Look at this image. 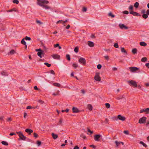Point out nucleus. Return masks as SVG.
<instances>
[{
  "label": "nucleus",
  "mask_w": 149,
  "mask_h": 149,
  "mask_svg": "<svg viewBox=\"0 0 149 149\" xmlns=\"http://www.w3.org/2000/svg\"><path fill=\"white\" fill-rule=\"evenodd\" d=\"M49 3V1L47 0H37V4L45 9L50 8V7L45 5L48 3Z\"/></svg>",
  "instance_id": "1"
},
{
  "label": "nucleus",
  "mask_w": 149,
  "mask_h": 149,
  "mask_svg": "<svg viewBox=\"0 0 149 149\" xmlns=\"http://www.w3.org/2000/svg\"><path fill=\"white\" fill-rule=\"evenodd\" d=\"M94 139L95 140H99V139L101 140L103 139H106L107 140L112 139L109 136L105 137L104 136L100 134H96L94 136Z\"/></svg>",
  "instance_id": "2"
},
{
  "label": "nucleus",
  "mask_w": 149,
  "mask_h": 149,
  "mask_svg": "<svg viewBox=\"0 0 149 149\" xmlns=\"http://www.w3.org/2000/svg\"><path fill=\"white\" fill-rule=\"evenodd\" d=\"M127 82L129 85L134 87H137V83L133 80L128 81Z\"/></svg>",
  "instance_id": "3"
},
{
  "label": "nucleus",
  "mask_w": 149,
  "mask_h": 149,
  "mask_svg": "<svg viewBox=\"0 0 149 149\" xmlns=\"http://www.w3.org/2000/svg\"><path fill=\"white\" fill-rule=\"evenodd\" d=\"M17 133L18 134L19 139L21 140H25L26 138L24 136L21 132H17Z\"/></svg>",
  "instance_id": "4"
},
{
  "label": "nucleus",
  "mask_w": 149,
  "mask_h": 149,
  "mask_svg": "<svg viewBox=\"0 0 149 149\" xmlns=\"http://www.w3.org/2000/svg\"><path fill=\"white\" fill-rule=\"evenodd\" d=\"M146 117L143 116L139 119V123L140 124H144L146 123Z\"/></svg>",
  "instance_id": "5"
},
{
  "label": "nucleus",
  "mask_w": 149,
  "mask_h": 149,
  "mask_svg": "<svg viewBox=\"0 0 149 149\" xmlns=\"http://www.w3.org/2000/svg\"><path fill=\"white\" fill-rule=\"evenodd\" d=\"M79 62L83 65H85L86 64V60L85 59L82 57H80L79 60Z\"/></svg>",
  "instance_id": "6"
},
{
  "label": "nucleus",
  "mask_w": 149,
  "mask_h": 149,
  "mask_svg": "<svg viewBox=\"0 0 149 149\" xmlns=\"http://www.w3.org/2000/svg\"><path fill=\"white\" fill-rule=\"evenodd\" d=\"M100 73L97 72L94 77V79L96 81H100L101 80V77L99 76Z\"/></svg>",
  "instance_id": "7"
},
{
  "label": "nucleus",
  "mask_w": 149,
  "mask_h": 149,
  "mask_svg": "<svg viewBox=\"0 0 149 149\" xmlns=\"http://www.w3.org/2000/svg\"><path fill=\"white\" fill-rule=\"evenodd\" d=\"M129 69L131 72H134L136 70H139V68L136 67H129Z\"/></svg>",
  "instance_id": "8"
},
{
  "label": "nucleus",
  "mask_w": 149,
  "mask_h": 149,
  "mask_svg": "<svg viewBox=\"0 0 149 149\" xmlns=\"http://www.w3.org/2000/svg\"><path fill=\"white\" fill-rule=\"evenodd\" d=\"M145 112L147 114L149 113V108H148L146 109H141L140 110V113H142Z\"/></svg>",
  "instance_id": "9"
},
{
  "label": "nucleus",
  "mask_w": 149,
  "mask_h": 149,
  "mask_svg": "<svg viewBox=\"0 0 149 149\" xmlns=\"http://www.w3.org/2000/svg\"><path fill=\"white\" fill-rule=\"evenodd\" d=\"M130 13L135 16H141V15L139 14V13L136 12H134L133 11H130Z\"/></svg>",
  "instance_id": "10"
},
{
  "label": "nucleus",
  "mask_w": 149,
  "mask_h": 149,
  "mask_svg": "<svg viewBox=\"0 0 149 149\" xmlns=\"http://www.w3.org/2000/svg\"><path fill=\"white\" fill-rule=\"evenodd\" d=\"M52 56L54 59H59L60 56L58 54H54L52 55Z\"/></svg>",
  "instance_id": "11"
},
{
  "label": "nucleus",
  "mask_w": 149,
  "mask_h": 149,
  "mask_svg": "<svg viewBox=\"0 0 149 149\" xmlns=\"http://www.w3.org/2000/svg\"><path fill=\"white\" fill-rule=\"evenodd\" d=\"M117 118L123 121H125V117L122 116L120 115H119L118 116Z\"/></svg>",
  "instance_id": "12"
},
{
  "label": "nucleus",
  "mask_w": 149,
  "mask_h": 149,
  "mask_svg": "<svg viewBox=\"0 0 149 149\" xmlns=\"http://www.w3.org/2000/svg\"><path fill=\"white\" fill-rule=\"evenodd\" d=\"M72 112L73 113H78L80 112V111L78 109L74 107H73L72 108Z\"/></svg>",
  "instance_id": "13"
},
{
  "label": "nucleus",
  "mask_w": 149,
  "mask_h": 149,
  "mask_svg": "<svg viewBox=\"0 0 149 149\" xmlns=\"http://www.w3.org/2000/svg\"><path fill=\"white\" fill-rule=\"evenodd\" d=\"M119 26L121 29H128V27L127 26H126L123 24H119Z\"/></svg>",
  "instance_id": "14"
},
{
  "label": "nucleus",
  "mask_w": 149,
  "mask_h": 149,
  "mask_svg": "<svg viewBox=\"0 0 149 149\" xmlns=\"http://www.w3.org/2000/svg\"><path fill=\"white\" fill-rule=\"evenodd\" d=\"M25 131L26 133H28L29 134H31V133L33 132V131L32 130L29 129H27L25 130Z\"/></svg>",
  "instance_id": "15"
},
{
  "label": "nucleus",
  "mask_w": 149,
  "mask_h": 149,
  "mask_svg": "<svg viewBox=\"0 0 149 149\" xmlns=\"http://www.w3.org/2000/svg\"><path fill=\"white\" fill-rule=\"evenodd\" d=\"M44 54V53L43 51H41V52H39L37 53L38 55L40 58H41L42 57V55H43Z\"/></svg>",
  "instance_id": "16"
},
{
  "label": "nucleus",
  "mask_w": 149,
  "mask_h": 149,
  "mask_svg": "<svg viewBox=\"0 0 149 149\" xmlns=\"http://www.w3.org/2000/svg\"><path fill=\"white\" fill-rule=\"evenodd\" d=\"M88 45L89 47H93L94 46V43L90 41H88Z\"/></svg>",
  "instance_id": "17"
},
{
  "label": "nucleus",
  "mask_w": 149,
  "mask_h": 149,
  "mask_svg": "<svg viewBox=\"0 0 149 149\" xmlns=\"http://www.w3.org/2000/svg\"><path fill=\"white\" fill-rule=\"evenodd\" d=\"M115 143L116 144L117 147L120 146V144H121L122 145H123L124 144V143L123 142H118L117 141H115Z\"/></svg>",
  "instance_id": "18"
},
{
  "label": "nucleus",
  "mask_w": 149,
  "mask_h": 149,
  "mask_svg": "<svg viewBox=\"0 0 149 149\" xmlns=\"http://www.w3.org/2000/svg\"><path fill=\"white\" fill-rule=\"evenodd\" d=\"M87 108L90 111H91L93 110V106L91 104H88L87 105Z\"/></svg>",
  "instance_id": "19"
},
{
  "label": "nucleus",
  "mask_w": 149,
  "mask_h": 149,
  "mask_svg": "<svg viewBox=\"0 0 149 149\" xmlns=\"http://www.w3.org/2000/svg\"><path fill=\"white\" fill-rule=\"evenodd\" d=\"M52 84L54 86L58 87H60L61 86L60 84L57 83H53Z\"/></svg>",
  "instance_id": "20"
},
{
  "label": "nucleus",
  "mask_w": 149,
  "mask_h": 149,
  "mask_svg": "<svg viewBox=\"0 0 149 149\" xmlns=\"http://www.w3.org/2000/svg\"><path fill=\"white\" fill-rule=\"evenodd\" d=\"M52 137L54 139H57L58 137V135L56 134H55L54 133H52Z\"/></svg>",
  "instance_id": "21"
},
{
  "label": "nucleus",
  "mask_w": 149,
  "mask_h": 149,
  "mask_svg": "<svg viewBox=\"0 0 149 149\" xmlns=\"http://www.w3.org/2000/svg\"><path fill=\"white\" fill-rule=\"evenodd\" d=\"M80 139H86L87 137L85 135H84V134H82L80 135Z\"/></svg>",
  "instance_id": "22"
},
{
  "label": "nucleus",
  "mask_w": 149,
  "mask_h": 149,
  "mask_svg": "<svg viewBox=\"0 0 149 149\" xmlns=\"http://www.w3.org/2000/svg\"><path fill=\"white\" fill-rule=\"evenodd\" d=\"M52 95L54 96H56L57 95H60L59 91L58 90L55 93H53Z\"/></svg>",
  "instance_id": "23"
},
{
  "label": "nucleus",
  "mask_w": 149,
  "mask_h": 149,
  "mask_svg": "<svg viewBox=\"0 0 149 149\" xmlns=\"http://www.w3.org/2000/svg\"><path fill=\"white\" fill-rule=\"evenodd\" d=\"M140 45L143 46H146L147 45V44L144 42H140Z\"/></svg>",
  "instance_id": "24"
},
{
  "label": "nucleus",
  "mask_w": 149,
  "mask_h": 149,
  "mask_svg": "<svg viewBox=\"0 0 149 149\" xmlns=\"http://www.w3.org/2000/svg\"><path fill=\"white\" fill-rule=\"evenodd\" d=\"M108 15L109 17H110L112 18H113L115 17V15L113 14L112 13L109 12L108 14Z\"/></svg>",
  "instance_id": "25"
},
{
  "label": "nucleus",
  "mask_w": 149,
  "mask_h": 149,
  "mask_svg": "<svg viewBox=\"0 0 149 149\" xmlns=\"http://www.w3.org/2000/svg\"><path fill=\"white\" fill-rule=\"evenodd\" d=\"M121 51L122 52L125 53L126 54H127V52L125 49L124 47H121Z\"/></svg>",
  "instance_id": "26"
},
{
  "label": "nucleus",
  "mask_w": 149,
  "mask_h": 149,
  "mask_svg": "<svg viewBox=\"0 0 149 149\" xmlns=\"http://www.w3.org/2000/svg\"><path fill=\"white\" fill-rule=\"evenodd\" d=\"M137 50L136 48L133 49L132 50V52L133 54H136L137 53Z\"/></svg>",
  "instance_id": "27"
},
{
  "label": "nucleus",
  "mask_w": 149,
  "mask_h": 149,
  "mask_svg": "<svg viewBox=\"0 0 149 149\" xmlns=\"http://www.w3.org/2000/svg\"><path fill=\"white\" fill-rule=\"evenodd\" d=\"M147 58L146 57H143L141 59V61L142 62H145L147 61Z\"/></svg>",
  "instance_id": "28"
},
{
  "label": "nucleus",
  "mask_w": 149,
  "mask_h": 149,
  "mask_svg": "<svg viewBox=\"0 0 149 149\" xmlns=\"http://www.w3.org/2000/svg\"><path fill=\"white\" fill-rule=\"evenodd\" d=\"M36 143L37 144L38 146H40L41 145L42 143V142L41 141H40L39 140H38L36 141Z\"/></svg>",
  "instance_id": "29"
},
{
  "label": "nucleus",
  "mask_w": 149,
  "mask_h": 149,
  "mask_svg": "<svg viewBox=\"0 0 149 149\" xmlns=\"http://www.w3.org/2000/svg\"><path fill=\"white\" fill-rule=\"evenodd\" d=\"M33 136L35 137V139L37 138L38 137V134L35 132H34L33 134Z\"/></svg>",
  "instance_id": "30"
},
{
  "label": "nucleus",
  "mask_w": 149,
  "mask_h": 149,
  "mask_svg": "<svg viewBox=\"0 0 149 149\" xmlns=\"http://www.w3.org/2000/svg\"><path fill=\"white\" fill-rule=\"evenodd\" d=\"M2 144L5 146H8V143L6 141H2L1 142Z\"/></svg>",
  "instance_id": "31"
},
{
  "label": "nucleus",
  "mask_w": 149,
  "mask_h": 149,
  "mask_svg": "<svg viewBox=\"0 0 149 149\" xmlns=\"http://www.w3.org/2000/svg\"><path fill=\"white\" fill-rule=\"evenodd\" d=\"M74 52L75 53H77L79 51V47L78 46L76 47L74 50Z\"/></svg>",
  "instance_id": "32"
},
{
  "label": "nucleus",
  "mask_w": 149,
  "mask_h": 149,
  "mask_svg": "<svg viewBox=\"0 0 149 149\" xmlns=\"http://www.w3.org/2000/svg\"><path fill=\"white\" fill-rule=\"evenodd\" d=\"M139 6V3L138 2H136L134 4V6L135 7L137 8Z\"/></svg>",
  "instance_id": "33"
},
{
  "label": "nucleus",
  "mask_w": 149,
  "mask_h": 149,
  "mask_svg": "<svg viewBox=\"0 0 149 149\" xmlns=\"http://www.w3.org/2000/svg\"><path fill=\"white\" fill-rule=\"evenodd\" d=\"M142 17L144 19H146L148 17V15L147 14H144L143 15Z\"/></svg>",
  "instance_id": "34"
},
{
  "label": "nucleus",
  "mask_w": 149,
  "mask_h": 149,
  "mask_svg": "<svg viewBox=\"0 0 149 149\" xmlns=\"http://www.w3.org/2000/svg\"><path fill=\"white\" fill-rule=\"evenodd\" d=\"M15 53V52L14 49L11 50L9 52V54H13Z\"/></svg>",
  "instance_id": "35"
},
{
  "label": "nucleus",
  "mask_w": 149,
  "mask_h": 149,
  "mask_svg": "<svg viewBox=\"0 0 149 149\" xmlns=\"http://www.w3.org/2000/svg\"><path fill=\"white\" fill-rule=\"evenodd\" d=\"M105 105L107 109L109 108L110 107V104L108 103H106L105 104Z\"/></svg>",
  "instance_id": "36"
},
{
  "label": "nucleus",
  "mask_w": 149,
  "mask_h": 149,
  "mask_svg": "<svg viewBox=\"0 0 149 149\" xmlns=\"http://www.w3.org/2000/svg\"><path fill=\"white\" fill-rule=\"evenodd\" d=\"M1 74L2 75L8 76V75L7 72L3 71L1 72Z\"/></svg>",
  "instance_id": "37"
},
{
  "label": "nucleus",
  "mask_w": 149,
  "mask_h": 149,
  "mask_svg": "<svg viewBox=\"0 0 149 149\" xmlns=\"http://www.w3.org/2000/svg\"><path fill=\"white\" fill-rule=\"evenodd\" d=\"M140 143L142 144L143 146L145 147L146 148L147 147V146L146 145L145 143H144L142 141H140Z\"/></svg>",
  "instance_id": "38"
},
{
  "label": "nucleus",
  "mask_w": 149,
  "mask_h": 149,
  "mask_svg": "<svg viewBox=\"0 0 149 149\" xmlns=\"http://www.w3.org/2000/svg\"><path fill=\"white\" fill-rule=\"evenodd\" d=\"M21 43L24 45H26V42L24 40V38H23L21 41Z\"/></svg>",
  "instance_id": "39"
},
{
  "label": "nucleus",
  "mask_w": 149,
  "mask_h": 149,
  "mask_svg": "<svg viewBox=\"0 0 149 149\" xmlns=\"http://www.w3.org/2000/svg\"><path fill=\"white\" fill-rule=\"evenodd\" d=\"M66 57L68 61H70V56L69 54H67L66 55Z\"/></svg>",
  "instance_id": "40"
},
{
  "label": "nucleus",
  "mask_w": 149,
  "mask_h": 149,
  "mask_svg": "<svg viewBox=\"0 0 149 149\" xmlns=\"http://www.w3.org/2000/svg\"><path fill=\"white\" fill-rule=\"evenodd\" d=\"M133 9V6L132 5H130L129 8V9L130 11H132Z\"/></svg>",
  "instance_id": "41"
},
{
  "label": "nucleus",
  "mask_w": 149,
  "mask_h": 149,
  "mask_svg": "<svg viewBox=\"0 0 149 149\" xmlns=\"http://www.w3.org/2000/svg\"><path fill=\"white\" fill-rule=\"evenodd\" d=\"M69 111V109H67L66 110H62L61 111L62 112H68Z\"/></svg>",
  "instance_id": "42"
},
{
  "label": "nucleus",
  "mask_w": 149,
  "mask_h": 149,
  "mask_svg": "<svg viewBox=\"0 0 149 149\" xmlns=\"http://www.w3.org/2000/svg\"><path fill=\"white\" fill-rule=\"evenodd\" d=\"M36 22L37 24H39L40 25H41L42 24V23L40 21L38 20H36Z\"/></svg>",
  "instance_id": "43"
},
{
  "label": "nucleus",
  "mask_w": 149,
  "mask_h": 149,
  "mask_svg": "<svg viewBox=\"0 0 149 149\" xmlns=\"http://www.w3.org/2000/svg\"><path fill=\"white\" fill-rule=\"evenodd\" d=\"M44 64L47 65L48 67H50L51 65V64H49L48 63H45Z\"/></svg>",
  "instance_id": "44"
},
{
  "label": "nucleus",
  "mask_w": 149,
  "mask_h": 149,
  "mask_svg": "<svg viewBox=\"0 0 149 149\" xmlns=\"http://www.w3.org/2000/svg\"><path fill=\"white\" fill-rule=\"evenodd\" d=\"M87 9L85 7H84L82 8V11L84 12H85L86 11Z\"/></svg>",
  "instance_id": "45"
},
{
  "label": "nucleus",
  "mask_w": 149,
  "mask_h": 149,
  "mask_svg": "<svg viewBox=\"0 0 149 149\" xmlns=\"http://www.w3.org/2000/svg\"><path fill=\"white\" fill-rule=\"evenodd\" d=\"M25 39L26 40H30L31 39V38L30 37H28L27 36H26L25 37Z\"/></svg>",
  "instance_id": "46"
},
{
  "label": "nucleus",
  "mask_w": 149,
  "mask_h": 149,
  "mask_svg": "<svg viewBox=\"0 0 149 149\" xmlns=\"http://www.w3.org/2000/svg\"><path fill=\"white\" fill-rule=\"evenodd\" d=\"M104 58L107 61H108L109 60V58L108 56H104Z\"/></svg>",
  "instance_id": "47"
},
{
  "label": "nucleus",
  "mask_w": 149,
  "mask_h": 149,
  "mask_svg": "<svg viewBox=\"0 0 149 149\" xmlns=\"http://www.w3.org/2000/svg\"><path fill=\"white\" fill-rule=\"evenodd\" d=\"M13 2L14 3H15L16 4H18L19 3V1L18 0H13Z\"/></svg>",
  "instance_id": "48"
},
{
  "label": "nucleus",
  "mask_w": 149,
  "mask_h": 149,
  "mask_svg": "<svg viewBox=\"0 0 149 149\" xmlns=\"http://www.w3.org/2000/svg\"><path fill=\"white\" fill-rule=\"evenodd\" d=\"M87 129L88 132H90L91 134H92L93 133V131H91L88 128V127Z\"/></svg>",
  "instance_id": "49"
},
{
  "label": "nucleus",
  "mask_w": 149,
  "mask_h": 149,
  "mask_svg": "<svg viewBox=\"0 0 149 149\" xmlns=\"http://www.w3.org/2000/svg\"><path fill=\"white\" fill-rule=\"evenodd\" d=\"M114 46L116 48H118V44L117 43H115L114 44Z\"/></svg>",
  "instance_id": "50"
},
{
  "label": "nucleus",
  "mask_w": 149,
  "mask_h": 149,
  "mask_svg": "<svg viewBox=\"0 0 149 149\" xmlns=\"http://www.w3.org/2000/svg\"><path fill=\"white\" fill-rule=\"evenodd\" d=\"M102 68V65L101 64H98L97 65V68L98 69H100Z\"/></svg>",
  "instance_id": "51"
},
{
  "label": "nucleus",
  "mask_w": 149,
  "mask_h": 149,
  "mask_svg": "<svg viewBox=\"0 0 149 149\" xmlns=\"http://www.w3.org/2000/svg\"><path fill=\"white\" fill-rule=\"evenodd\" d=\"M72 66L74 67L75 68H76L78 67V65L77 64L74 63L72 64Z\"/></svg>",
  "instance_id": "52"
},
{
  "label": "nucleus",
  "mask_w": 149,
  "mask_h": 149,
  "mask_svg": "<svg viewBox=\"0 0 149 149\" xmlns=\"http://www.w3.org/2000/svg\"><path fill=\"white\" fill-rule=\"evenodd\" d=\"M123 132L125 134L127 135L129 134V131L128 130H125Z\"/></svg>",
  "instance_id": "53"
},
{
  "label": "nucleus",
  "mask_w": 149,
  "mask_h": 149,
  "mask_svg": "<svg viewBox=\"0 0 149 149\" xmlns=\"http://www.w3.org/2000/svg\"><path fill=\"white\" fill-rule=\"evenodd\" d=\"M123 13L124 14H128L129 13V12L128 11L125 10L123 11Z\"/></svg>",
  "instance_id": "54"
},
{
  "label": "nucleus",
  "mask_w": 149,
  "mask_h": 149,
  "mask_svg": "<svg viewBox=\"0 0 149 149\" xmlns=\"http://www.w3.org/2000/svg\"><path fill=\"white\" fill-rule=\"evenodd\" d=\"M50 72L51 74H53L54 75L55 74L54 71L53 70H50Z\"/></svg>",
  "instance_id": "55"
},
{
  "label": "nucleus",
  "mask_w": 149,
  "mask_h": 149,
  "mask_svg": "<svg viewBox=\"0 0 149 149\" xmlns=\"http://www.w3.org/2000/svg\"><path fill=\"white\" fill-rule=\"evenodd\" d=\"M146 12V10L145 9L142 10L141 11V13L143 14H145Z\"/></svg>",
  "instance_id": "56"
},
{
  "label": "nucleus",
  "mask_w": 149,
  "mask_h": 149,
  "mask_svg": "<svg viewBox=\"0 0 149 149\" xmlns=\"http://www.w3.org/2000/svg\"><path fill=\"white\" fill-rule=\"evenodd\" d=\"M36 51L37 52H41V51H42L43 50H42L41 49H36Z\"/></svg>",
  "instance_id": "57"
},
{
  "label": "nucleus",
  "mask_w": 149,
  "mask_h": 149,
  "mask_svg": "<svg viewBox=\"0 0 149 149\" xmlns=\"http://www.w3.org/2000/svg\"><path fill=\"white\" fill-rule=\"evenodd\" d=\"M12 119L10 117H9L7 119V121H10Z\"/></svg>",
  "instance_id": "58"
},
{
  "label": "nucleus",
  "mask_w": 149,
  "mask_h": 149,
  "mask_svg": "<svg viewBox=\"0 0 149 149\" xmlns=\"http://www.w3.org/2000/svg\"><path fill=\"white\" fill-rule=\"evenodd\" d=\"M59 44H55L54 45V47L55 48L58 47L59 46Z\"/></svg>",
  "instance_id": "59"
},
{
  "label": "nucleus",
  "mask_w": 149,
  "mask_h": 149,
  "mask_svg": "<svg viewBox=\"0 0 149 149\" xmlns=\"http://www.w3.org/2000/svg\"><path fill=\"white\" fill-rule=\"evenodd\" d=\"M34 89L35 90H39V89L38 88L37 86H34Z\"/></svg>",
  "instance_id": "60"
},
{
  "label": "nucleus",
  "mask_w": 149,
  "mask_h": 149,
  "mask_svg": "<svg viewBox=\"0 0 149 149\" xmlns=\"http://www.w3.org/2000/svg\"><path fill=\"white\" fill-rule=\"evenodd\" d=\"M33 108V107H32L31 106H27V107L26 109H32Z\"/></svg>",
  "instance_id": "61"
},
{
  "label": "nucleus",
  "mask_w": 149,
  "mask_h": 149,
  "mask_svg": "<svg viewBox=\"0 0 149 149\" xmlns=\"http://www.w3.org/2000/svg\"><path fill=\"white\" fill-rule=\"evenodd\" d=\"M38 102L41 104H43L44 103V102L41 100H38Z\"/></svg>",
  "instance_id": "62"
},
{
  "label": "nucleus",
  "mask_w": 149,
  "mask_h": 149,
  "mask_svg": "<svg viewBox=\"0 0 149 149\" xmlns=\"http://www.w3.org/2000/svg\"><path fill=\"white\" fill-rule=\"evenodd\" d=\"M146 65L148 67V68H149V63H147L146 64Z\"/></svg>",
  "instance_id": "63"
},
{
  "label": "nucleus",
  "mask_w": 149,
  "mask_h": 149,
  "mask_svg": "<svg viewBox=\"0 0 149 149\" xmlns=\"http://www.w3.org/2000/svg\"><path fill=\"white\" fill-rule=\"evenodd\" d=\"M79 148L77 146H76L74 148V149H79Z\"/></svg>",
  "instance_id": "64"
}]
</instances>
